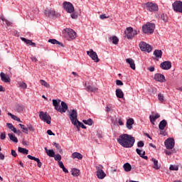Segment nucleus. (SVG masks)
Masks as SVG:
<instances>
[{
    "mask_svg": "<svg viewBox=\"0 0 182 182\" xmlns=\"http://www.w3.org/2000/svg\"><path fill=\"white\" fill-rule=\"evenodd\" d=\"M21 41H23V42H24L25 43H26V45H28V46H36V44L33 42H32V41L31 40H28L23 37L21 38Z\"/></svg>",
    "mask_w": 182,
    "mask_h": 182,
    "instance_id": "4be33fe9",
    "label": "nucleus"
},
{
    "mask_svg": "<svg viewBox=\"0 0 182 182\" xmlns=\"http://www.w3.org/2000/svg\"><path fill=\"white\" fill-rule=\"evenodd\" d=\"M71 173L74 177H77L79 176V173H80V171L77 168H73L71 171Z\"/></svg>",
    "mask_w": 182,
    "mask_h": 182,
    "instance_id": "72a5a7b5",
    "label": "nucleus"
},
{
    "mask_svg": "<svg viewBox=\"0 0 182 182\" xmlns=\"http://www.w3.org/2000/svg\"><path fill=\"white\" fill-rule=\"evenodd\" d=\"M97 177L98 178H100V180H103V178H105V177H106V173H105V171H103V166L100 165L97 168Z\"/></svg>",
    "mask_w": 182,
    "mask_h": 182,
    "instance_id": "ddd939ff",
    "label": "nucleus"
},
{
    "mask_svg": "<svg viewBox=\"0 0 182 182\" xmlns=\"http://www.w3.org/2000/svg\"><path fill=\"white\" fill-rule=\"evenodd\" d=\"M70 120L71 121L73 124H74V126H76L78 132L80 130V127L82 129H86V126H85L83 123L77 120V111L76 109L72 110V112L70 114Z\"/></svg>",
    "mask_w": 182,
    "mask_h": 182,
    "instance_id": "f03ea898",
    "label": "nucleus"
},
{
    "mask_svg": "<svg viewBox=\"0 0 182 182\" xmlns=\"http://www.w3.org/2000/svg\"><path fill=\"white\" fill-rule=\"evenodd\" d=\"M137 146L138 147H144V142H143V141H139L137 143Z\"/></svg>",
    "mask_w": 182,
    "mask_h": 182,
    "instance_id": "8fccbe9b",
    "label": "nucleus"
},
{
    "mask_svg": "<svg viewBox=\"0 0 182 182\" xmlns=\"http://www.w3.org/2000/svg\"><path fill=\"white\" fill-rule=\"evenodd\" d=\"M31 60H32V62H38V58H36V57L33 56L31 58Z\"/></svg>",
    "mask_w": 182,
    "mask_h": 182,
    "instance_id": "052dcab7",
    "label": "nucleus"
},
{
    "mask_svg": "<svg viewBox=\"0 0 182 182\" xmlns=\"http://www.w3.org/2000/svg\"><path fill=\"white\" fill-rule=\"evenodd\" d=\"M8 136H9L10 140H11V141H14V143H18V138H16V136H15V135H14L12 134H8Z\"/></svg>",
    "mask_w": 182,
    "mask_h": 182,
    "instance_id": "473e14b6",
    "label": "nucleus"
},
{
    "mask_svg": "<svg viewBox=\"0 0 182 182\" xmlns=\"http://www.w3.org/2000/svg\"><path fill=\"white\" fill-rule=\"evenodd\" d=\"M53 105L55 110L60 112V113H66V111L68 110V104L62 101L60 106V100H53Z\"/></svg>",
    "mask_w": 182,
    "mask_h": 182,
    "instance_id": "7ed1b4c3",
    "label": "nucleus"
},
{
    "mask_svg": "<svg viewBox=\"0 0 182 182\" xmlns=\"http://www.w3.org/2000/svg\"><path fill=\"white\" fill-rule=\"evenodd\" d=\"M156 28V24L153 23H147L146 25L142 26V32L144 33H153L154 32V29Z\"/></svg>",
    "mask_w": 182,
    "mask_h": 182,
    "instance_id": "20e7f679",
    "label": "nucleus"
},
{
    "mask_svg": "<svg viewBox=\"0 0 182 182\" xmlns=\"http://www.w3.org/2000/svg\"><path fill=\"white\" fill-rule=\"evenodd\" d=\"M145 5L147 11H149V12H157L159 11V6L156 4L148 2Z\"/></svg>",
    "mask_w": 182,
    "mask_h": 182,
    "instance_id": "9b49d317",
    "label": "nucleus"
},
{
    "mask_svg": "<svg viewBox=\"0 0 182 182\" xmlns=\"http://www.w3.org/2000/svg\"><path fill=\"white\" fill-rule=\"evenodd\" d=\"M173 9L175 12H179V14H182V1H176L172 4Z\"/></svg>",
    "mask_w": 182,
    "mask_h": 182,
    "instance_id": "f8f14e48",
    "label": "nucleus"
},
{
    "mask_svg": "<svg viewBox=\"0 0 182 182\" xmlns=\"http://www.w3.org/2000/svg\"><path fill=\"white\" fill-rule=\"evenodd\" d=\"M109 41H112L114 45H117V43H119V38L117 36L110 37Z\"/></svg>",
    "mask_w": 182,
    "mask_h": 182,
    "instance_id": "c9c22d12",
    "label": "nucleus"
},
{
    "mask_svg": "<svg viewBox=\"0 0 182 182\" xmlns=\"http://www.w3.org/2000/svg\"><path fill=\"white\" fill-rule=\"evenodd\" d=\"M18 126H20L21 129H22L23 132H24L25 134H28V127H25V125L22 124H19Z\"/></svg>",
    "mask_w": 182,
    "mask_h": 182,
    "instance_id": "ea45409f",
    "label": "nucleus"
},
{
    "mask_svg": "<svg viewBox=\"0 0 182 182\" xmlns=\"http://www.w3.org/2000/svg\"><path fill=\"white\" fill-rule=\"evenodd\" d=\"M117 141L120 146L125 149H130L132 146H134L136 139L132 135L127 134H121L117 139Z\"/></svg>",
    "mask_w": 182,
    "mask_h": 182,
    "instance_id": "f257e3e1",
    "label": "nucleus"
},
{
    "mask_svg": "<svg viewBox=\"0 0 182 182\" xmlns=\"http://www.w3.org/2000/svg\"><path fill=\"white\" fill-rule=\"evenodd\" d=\"M85 86H86V90L87 92H96L98 90L97 87H92V82H88V83L86 82Z\"/></svg>",
    "mask_w": 182,
    "mask_h": 182,
    "instance_id": "a211bd4d",
    "label": "nucleus"
},
{
    "mask_svg": "<svg viewBox=\"0 0 182 182\" xmlns=\"http://www.w3.org/2000/svg\"><path fill=\"white\" fill-rule=\"evenodd\" d=\"M124 35H125V37L127 38V39H133L134 36L137 35V31H134L133 28L132 27H128L124 31Z\"/></svg>",
    "mask_w": 182,
    "mask_h": 182,
    "instance_id": "39448f33",
    "label": "nucleus"
},
{
    "mask_svg": "<svg viewBox=\"0 0 182 182\" xmlns=\"http://www.w3.org/2000/svg\"><path fill=\"white\" fill-rule=\"evenodd\" d=\"M118 123H119V126H123V124H124L123 123V121H122V119H119L118 120Z\"/></svg>",
    "mask_w": 182,
    "mask_h": 182,
    "instance_id": "69168bd1",
    "label": "nucleus"
},
{
    "mask_svg": "<svg viewBox=\"0 0 182 182\" xmlns=\"http://www.w3.org/2000/svg\"><path fill=\"white\" fill-rule=\"evenodd\" d=\"M72 159H77V160H82L83 159V155L79 152H74L71 156Z\"/></svg>",
    "mask_w": 182,
    "mask_h": 182,
    "instance_id": "b1692460",
    "label": "nucleus"
},
{
    "mask_svg": "<svg viewBox=\"0 0 182 182\" xmlns=\"http://www.w3.org/2000/svg\"><path fill=\"white\" fill-rule=\"evenodd\" d=\"M55 160L56 161H60V160H62V156H60V154H57L55 156Z\"/></svg>",
    "mask_w": 182,
    "mask_h": 182,
    "instance_id": "09e8293b",
    "label": "nucleus"
},
{
    "mask_svg": "<svg viewBox=\"0 0 182 182\" xmlns=\"http://www.w3.org/2000/svg\"><path fill=\"white\" fill-rule=\"evenodd\" d=\"M5 23H6L7 26H11V22H9V21L5 20Z\"/></svg>",
    "mask_w": 182,
    "mask_h": 182,
    "instance_id": "774afa93",
    "label": "nucleus"
},
{
    "mask_svg": "<svg viewBox=\"0 0 182 182\" xmlns=\"http://www.w3.org/2000/svg\"><path fill=\"white\" fill-rule=\"evenodd\" d=\"M27 157L30 160H34V161H36V163L38 164V167H39V168H41V167H42V162H41V159H39V158H36V157L32 156L31 155H28Z\"/></svg>",
    "mask_w": 182,
    "mask_h": 182,
    "instance_id": "6ab92c4d",
    "label": "nucleus"
},
{
    "mask_svg": "<svg viewBox=\"0 0 182 182\" xmlns=\"http://www.w3.org/2000/svg\"><path fill=\"white\" fill-rule=\"evenodd\" d=\"M152 161L154 162V168H155V170H159V168H160V166H159V161L153 158Z\"/></svg>",
    "mask_w": 182,
    "mask_h": 182,
    "instance_id": "f704fd0d",
    "label": "nucleus"
},
{
    "mask_svg": "<svg viewBox=\"0 0 182 182\" xmlns=\"http://www.w3.org/2000/svg\"><path fill=\"white\" fill-rule=\"evenodd\" d=\"M87 55L94 60L96 63L99 62V57H97V53L95 52L92 49L90 50V51H87Z\"/></svg>",
    "mask_w": 182,
    "mask_h": 182,
    "instance_id": "4468645a",
    "label": "nucleus"
},
{
    "mask_svg": "<svg viewBox=\"0 0 182 182\" xmlns=\"http://www.w3.org/2000/svg\"><path fill=\"white\" fill-rule=\"evenodd\" d=\"M123 168L124 171H127V172L132 171V165H130L129 163H125L123 165Z\"/></svg>",
    "mask_w": 182,
    "mask_h": 182,
    "instance_id": "c756f323",
    "label": "nucleus"
},
{
    "mask_svg": "<svg viewBox=\"0 0 182 182\" xmlns=\"http://www.w3.org/2000/svg\"><path fill=\"white\" fill-rule=\"evenodd\" d=\"M65 36L70 38V39H75V38H76V32H75L73 29L65 28Z\"/></svg>",
    "mask_w": 182,
    "mask_h": 182,
    "instance_id": "2eb2a0df",
    "label": "nucleus"
},
{
    "mask_svg": "<svg viewBox=\"0 0 182 182\" xmlns=\"http://www.w3.org/2000/svg\"><path fill=\"white\" fill-rule=\"evenodd\" d=\"M46 153L48 155L49 157H55V151L53 149H48V148H45Z\"/></svg>",
    "mask_w": 182,
    "mask_h": 182,
    "instance_id": "c85d7f7f",
    "label": "nucleus"
},
{
    "mask_svg": "<svg viewBox=\"0 0 182 182\" xmlns=\"http://www.w3.org/2000/svg\"><path fill=\"white\" fill-rule=\"evenodd\" d=\"M11 156H13V157H16V156H18L16 151L14 149L11 150Z\"/></svg>",
    "mask_w": 182,
    "mask_h": 182,
    "instance_id": "6e6d98bb",
    "label": "nucleus"
},
{
    "mask_svg": "<svg viewBox=\"0 0 182 182\" xmlns=\"http://www.w3.org/2000/svg\"><path fill=\"white\" fill-rule=\"evenodd\" d=\"M61 168H63V171H64V173H69V171L67 168H65V166H63Z\"/></svg>",
    "mask_w": 182,
    "mask_h": 182,
    "instance_id": "338daca9",
    "label": "nucleus"
},
{
    "mask_svg": "<svg viewBox=\"0 0 182 182\" xmlns=\"http://www.w3.org/2000/svg\"><path fill=\"white\" fill-rule=\"evenodd\" d=\"M148 70H149V72H154V66L149 67L148 68Z\"/></svg>",
    "mask_w": 182,
    "mask_h": 182,
    "instance_id": "0e129e2a",
    "label": "nucleus"
},
{
    "mask_svg": "<svg viewBox=\"0 0 182 182\" xmlns=\"http://www.w3.org/2000/svg\"><path fill=\"white\" fill-rule=\"evenodd\" d=\"M48 42L49 43H52V45H59V46H62V48H65V45H63V43H60L56 39H49Z\"/></svg>",
    "mask_w": 182,
    "mask_h": 182,
    "instance_id": "5701e85b",
    "label": "nucleus"
},
{
    "mask_svg": "<svg viewBox=\"0 0 182 182\" xmlns=\"http://www.w3.org/2000/svg\"><path fill=\"white\" fill-rule=\"evenodd\" d=\"M53 145H54V146L57 149L58 151H59V153H62V149L60 148V145L56 142H53Z\"/></svg>",
    "mask_w": 182,
    "mask_h": 182,
    "instance_id": "79ce46f5",
    "label": "nucleus"
},
{
    "mask_svg": "<svg viewBox=\"0 0 182 182\" xmlns=\"http://www.w3.org/2000/svg\"><path fill=\"white\" fill-rule=\"evenodd\" d=\"M154 55L157 59H161V56H163V51H161V50H155L154 51Z\"/></svg>",
    "mask_w": 182,
    "mask_h": 182,
    "instance_id": "a878e982",
    "label": "nucleus"
},
{
    "mask_svg": "<svg viewBox=\"0 0 182 182\" xmlns=\"http://www.w3.org/2000/svg\"><path fill=\"white\" fill-rule=\"evenodd\" d=\"M154 79V80H156V82H160L161 83L166 82V77L161 73L155 74Z\"/></svg>",
    "mask_w": 182,
    "mask_h": 182,
    "instance_id": "dca6fc26",
    "label": "nucleus"
},
{
    "mask_svg": "<svg viewBox=\"0 0 182 182\" xmlns=\"http://www.w3.org/2000/svg\"><path fill=\"white\" fill-rule=\"evenodd\" d=\"M6 126H7L8 129H10V130H12V129L14 127V124H11V123H7Z\"/></svg>",
    "mask_w": 182,
    "mask_h": 182,
    "instance_id": "5fc2aeb1",
    "label": "nucleus"
},
{
    "mask_svg": "<svg viewBox=\"0 0 182 182\" xmlns=\"http://www.w3.org/2000/svg\"><path fill=\"white\" fill-rule=\"evenodd\" d=\"M115 92L116 96L117 97H118V99H123V97H124V93H123L122 89H117Z\"/></svg>",
    "mask_w": 182,
    "mask_h": 182,
    "instance_id": "393cba45",
    "label": "nucleus"
},
{
    "mask_svg": "<svg viewBox=\"0 0 182 182\" xmlns=\"http://www.w3.org/2000/svg\"><path fill=\"white\" fill-rule=\"evenodd\" d=\"M8 114H9V116H10L11 117V119H13V120H16V122H18L19 123H22V121L21 120V119L19 117H18L17 116L14 115L10 112H9Z\"/></svg>",
    "mask_w": 182,
    "mask_h": 182,
    "instance_id": "2f4dec72",
    "label": "nucleus"
},
{
    "mask_svg": "<svg viewBox=\"0 0 182 182\" xmlns=\"http://www.w3.org/2000/svg\"><path fill=\"white\" fill-rule=\"evenodd\" d=\"M18 87H21V89H26L28 87V85L23 82H19Z\"/></svg>",
    "mask_w": 182,
    "mask_h": 182,
    "instance_id": "a19ab883",
    "label": "nucleus"
},
{
    "mask_svg": "<svg viewBox=\"0 0 182 182\" xmlns=\"http://www.w3.org/2000/svg\"><path fill=\"white\" fill-rule=\"evenodd\" d=\"M126 62L128 63L129 65H130L131 69H132L133 70H136V64L134 63V60L132 58H127Z\"/></svg>",
    "mask_w": 182,
    "mask_h": 182,
    "instance_id": "412c9836",
    "label": "nucleus"
},
{
    "mask_svg": "<svg viewBox=\"0 0 182 182\" xmlns=\"http://www.w3.org/2000/svg\"><path fill=\"white\" fill-rule=\"evenodd\" d=\"M166 126H167V121H166V119H163L159 123V129L164 130V129L166 128Z\"/></svg>",
    "mask_w": 182,
    "mask_h": 182,
    "instance_id": "bb28decb",
    "label": "nucleus"
},
{
    "mask_svg": "<svg viewBox=\"0 0 182 182\" xmlns=\"http://www.w3.org/2000/svg\"><path fill=\"white\" fill-rule=\"evenodd\" d=\"M161 19L162 21H164V22H167V20H168V18H167V15H166V14H162V15L161 16Z\"/></svg>",
    "mask_w": 182,
    "mask_h": 182,
    "instance_id": "de8ad7c7",
    "label": "nucleus"
},
{
    "mask_svg": "<svg viewBox=\"0 0 182 182\" xmlns=\"http://www.w3.org/2000/svg\"><path fill=\"white\" fill-rule=\"evenodd\" d=\"M116 85L117 86H123V82L120 80H116Z\"/></svg>",
    "mask_w": 182,
    "mask_h": 182,
    "instance_id": "3c124183",
    "label": "nucleus"
},
{
    "mask_svg": "<svg viewBox=\"0 0 182 182\" xmlns=\"http://www.w3.org/2000/svg\"><path fill=\"white\" fill-rule=\"evenodd\" d=\"M133 124H134V119L129 118L127 121V128L128 130H132L133 129Z\"/></svg>",
    "mask_w": 182,
    "mask_h": 182,
    "instance_id": "aec40b11",
    "label": "nucleus"
},
{
    "mask_svg": "<svg viewBox=\"0 0 182 182\" xmlns=\"http://www.w3.org/2000/svg\"><path fill=\"white\" fill-rule=\"evenodd\" d=\"M63 8L68 12V14H73V12L75 11V7L73 6V4L70 2L64 1L63 4Z\"/></svg>",
    "mask_w": 182,
    "mask_h": 182,
    "instance_id": "9d476101",
    "label": "nucleus"
},
{
    "mask_svg": "<svg viewBox=\"0 0 182 182\" xmlns=\"http://www.w3.org/2000/svg\"><path fill=\"white\" fill-rule=\"evenodd\" d=\"M161 69L164 70H168V69H171V62L170 61H165L161 63L160 65Z\"/></svg>",
    "mask_w": 182,
    "mask_h": 182,
    "instance_id": "f3484780",
    "label": "nucleus"
},
{
    "mask_svg": "<svg viewBox=\"0 0 182 182\" xmlns=\"http://www.w3.org/2000/svg\"><path fill=\"white\" fill-rule=\"evenodd\" d=\"M18 153H22V154H28V153H29V150L21 146L18 148Z\"/></svg>",
    "mask_w": 182,
    "mask_h": 182,
    "instance_id": "7c9ffc66",
    "label": "nucleus"
},
{
    "mask_svg": "<svg viewBox=\"0 0 182 182\" xmlns=\"http://www.w3.org/2000/svg\"><path fill=\"white\" fill-rule=\"evenodd\" d=\"M169 169L173 171H178V166L171 165Z\"/></svg>",
    "mask_w": 182,
    "mask_h": 182,
    "instance_id": "37998d69",
    "label": "nucleus"
},
{
    "mask_svg": "<svg viewBox=\"0 0 182 182\" xmlns=\"http://www.w3.org/2000/svg\"><path fill=\"white\" fill-rule=\"evenodd\" d=\"M0 139L1 140H5V139H6V135L5 132H3L1 134Z\"/></svg>",
    "mask_w": 182,
    "mask_h": 182,
    "instance_id": "603ef678",
    "label": "nucleus"
},
{
    "mask_svg": "<svg viewBox=\"0 0 182 182\" xmlns=\"http://www.w3.org/2000/svg\"><path fill=\"white\" fill-rule=\"evenodd\" d=\"M160 118V114H156L155 115H150L149 119H152L154 120H157V119Z\"/></svg>",
    "mask_w": 182,
    "mask_h": 182,
    "instance_id": "c03bdc74",
    "label": "nucleus"
},
{
    "mask_svg": "<svg viewBox=\"0 0 182 182\" xmlns=\"http://www.w3.org/2000/svg\"><path fill=\"white\" fill-rule=\"evenodd\" d=\"M158 99L159 100H160L161 102H164V95H163V94L159 93L158 95Z\"/></svg>",
    "mask_w": 182,
    "mask_h": 182,
    "instance_id": "a18cd8bd",
    "label": "nucleus"
},
{
    "mask_svg": "<svg viewBox=\"0 0 182 182\" xmlns=\"http://www.w3.org/2000/svg\"><path fill=\"white\" fill-rule=\"evenodd\" d=\"M40 83L41 85H42V86H44V87H46L47 89H49L50 87V85L43 80H41Z\"/></svg>",
    "mask_w": 182,
    "mask_h": 182,
    "instance_id": "e433bc0d",
    "label": "nucleus"
},
{
    "mask_svg": "<svg viewBox=\"0 0 182 182\" xmlns=\"http://www.w3.org/2000/svg\"><path fill=\"white\" fill-rule=\"evenodd\" d=\"M0 160H5V155L0 152Z\"/></svg>",
    "mask_w": 182,
    "mask_h": 182,
    "instance_id": "e2e57ef3",
    "label": "nucleus"
},
{
    "mask_svg": "<svg viewBox=\"0 0 182 182\" xmlns=\"http://www.w3.org/2000/svg\"><path fill=\"white\" fill-rule=\"evenodd\" d=\"M83 123L85 124H87L88 126H92V124H93V120L92 119H88L87 120L84 119L82 120Z\"/></svg>",
    "mask_w": 182,
    "mask_h": 182,
    "instance_id": "4c0bfd02",
    "label": "nucleus"
},
{
    "mask_svg": "<svg viewBox=\"0 0 182 182\" xmlns=\"http://www.w3.org/2000/svg\"><path fill=\"white\" fill-rule=\"evenodd\" d=\"M39 117L41 120L47 123V124H50V121L52 120V117L50 115L48 114V112H40Z\"/></svg>",
    "mask_w": 182,
    "mask_h": 182,
    "instance_id": "6e6552de",
    "label": "nucleus"
},
{
    "mask_svg": "<svg viewBox=\"0 0 182 182\" xmlns=\"http://www.w3.org/2000/svg\"><path fill=\"white\" fill-rule=\"evenodd\" d=\"M164 145L168 150L174 149V146H176L174 138H168L166 140H165Z\"/></svg>",
    "mask_w": 182,
    "mask_h": 182,
    "instance_id": "1a4fd4ad",
    "label": "nucleus"
},
{
    "mask_svg": "<svg viewBox=\"0 0 182 182\" xmlns=\"http://www.w3.org/2000/svg\"><path fill=\"white\" fill-rule=\"evenodd\" d=\"M139 46L142 52H147L148 53H150V52L153 50L151 46H150V44H147L144 41H141Z\"/></svg>",
    "mask_w": 182,
    "mask_h": 182,
    "instance_id": "0eeeda50",
    "label": "nucleus"
},
{
    "mask_svg": "<svg viewBox=\"0 0 182 182\" xmlns=\"http://www.w3.org/2000/svg\"><path fill=\"white\" fill-rule=\"evenodd\" d=\"M100 19H106L109 18V16H106V14H102L100 16Z\"/></svg>",
    "mask_w": 182,
    "mask_h": 182,
    "instance_id": "13d9d810",
    "label": "nucleus"
},
{
    "mask_svg": "<svg viewBox=\"0 0 182 182\" xmlns=\"http://www.w3.org/2000/svg\"><path fill=\"white\" fill-rule=\"evenodd\" d=\"M165 154H166L167 156H171V154H173V152H172L171 151L165 150Z\"/></svg>",
    "mask_w": 182,
    "mask_h": 182,
    "instance_id": "bf43d9fd",
    "label": "nucleus"
},
{
    "mask_svg": "<svg viewBox=\"0 0 182 182\" xmlns=\"http://www.w3.org/2000/svg\"><path fill=\"white\" fill-rule=\"evenodd\" d=\"M0 76L2 82H5V83H8V82H9V77L5 75V73H1Z\"/></svg>",
    "mask_w": 182,
    "mask_h": 182,
    "instance_id": "cd10ccee",
    "label": "nucleus"
},
{
    "mask_svg": "<svg viewBox=\"0 0 182 182\" xmlns=\"http://www.w3.org/2000/svg\"><path fill=\"white\" fill-rule=\"evenodd\" d=\"M27 127L28 130H29L30 132H35V128H33L32 124H29L27 125Z\"/></svg>",
    "mask_w": 182,
    "mask_h": 182,
    "instance_id": "49530a36",
    "label": "nucleus"
},
{
    "mask_svg": "<svg viewBox=\"0 0 182 182\" xmlns=\"http://www.w3.org/2000/svg\"><path fill=\"white\" fill-rule=\"evenodd\" d=\"M58 164L60 168H63V167H65V165H63V162L62 161H58Z\"/></svg>",
    "mask_w": 182,
    "mask_h": 182,
    "instance_id": "680f3d73",
    "label": "nucleus"
},
{
    "mask_svg": "<svg viewBox=\"0 0 182 182\" xmlns=\"http://www.w3.org/2000/svg\"><path fill=\"white\" fill-rule=\"evenodd\" d=\"M77 16H78L77 13H74V14H71V18L73 19H77Z\"/></svg>",
    "mask_w": 182,
    "mask_h": 182,
    "instance_id": "864d4df0",
    "label": "nucleus"
},
{
    "mask_svg": "<svg viewBox=\"0 0 182 182\" xmlns=\"http://www.w3.org/2000/svg\"><path fill=\"white\" fill-rule=\"evenodd\" d=\"M47 134H48L49 136H55V134L53 133L52 130H50V129H48L47 131Z\"/></svg>",
    "mask_w": 182,
    "mask_h": 182,
    "instance_id": "4d7b16f0",
    "label": "nucleus"
},
{
    "mask_svg": "<svg viewBox=\"0 0 182 182\" xmlns=\"http://www.w3.org/2000/svg\"><path fill=\"white\" fill-rule=\"evenodd\" d=\"M44 15L48 18H58L59 17V13L52 9H46L44 11Z\"/></svg>",
    "mask_w": 182,
    "mask_h": 182,
    "instance_id": "423d86ee",
    "label": "nucleus"
},
{
    "mask_svg": "<svg viewBox=\"0 0 182 182\" xmlns=\"http://www.w3.org/2000/svg\"><path fill=\"white\" fill-rule=\"evenodd\" d=\"M136 151L137 153V154H139V156H140V157H143V156H144V154H146V151L139 149H136Z\"/></svg>",
    "mask_w": 182,
    "mask_h": 182,
    "instance_id": "58836bf2",
    "label": "nucleus"
}]
</instances>
